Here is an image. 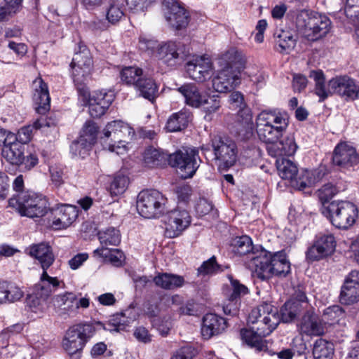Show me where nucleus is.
I'll return each instance as SVG.
<instances>
[{
	"label": "nucleus",
	"mask_w": 359,
	"mask_h": 359,
	"mask_svg": "<svg viewBox=\"0 0 359 359\" xmlns=\"http://www.w3.org/2000/svg\"><path fill=\"white\" fill-rule=\"evenodd\" d=\"M46 300V299L41 297L38 294V292H36L35 294H29L27 297V304L32 311L36 313L42 309L43 304Z\"/></svg>",
	"instance_id": "63"
},
{
	"label": "nucleus",
	"mask_w": 359,
	"mask_h": 359,
	"mask_svg": "<svg viewBox=\"0 0 359 359\" xmlns=\"http://www.w3.org/2000/svg\"><path fill=\"white\" fill-rule=\"evenodd\" d=\"M93 58L90 50L83 43H79L70 67L72 69V79L79 94L86 96L88 89L86 86L87 78L93 67Z\"/></svg>",
	"instance_id": "7"
},
{
	"label": "nucleus",
	"mask_w": 359,
	"mask_h": 359,
	"mask_svg": "<svg viewBox=\"0 0 359 359\" xmlns=\"http://www.w3.org/2000/svg\"><path fill=\"white\" fill-rule=\"evenodd\" d=\"M359 300V289L354 286L343 285L339 295V301L342 304L351 305Z\"/></svg>",
	"instance_id": "53"
},
{
	"label": "nucleus",
	"mask_w": 359,
	"mask_h": 359,
	"mask_svg": "<svg viewBox=\"0 0 359 359\" xmlns=\"http://www.w3.org/2000/svg\"><path fill=\"white\" fill-rule=\"evenodd\" d=\"M51 213L53 215L52 224L57 229L68 227L78 216L76 207L70 205H58L51 210Z\"/></svg>",
	"instance_id": "23"
},
{
	"label": "nucleus",
	"mask_w": 359,
	"mask_h": 359,
	"mask_svg": "<svg viewBox=\"0 0 359 359\" xmlns=\"http://www.w3.org/2000/svg\"><path fill=\"white\" fill-rule=\"evenodd\" d=\"M93 145L83 137H79L70 144V154L74 158H85L90 154Z\"/></svg>",
	"instance_id": "50"
},
{
	"label": "nucleus",
	"mask_w": 359,
	"mask_h": 359,
	"mask_svg": "<svg viewBox=\"0 0 359 359\" xmlns=\"http://www.w3.org/2000/svg\"><path fill=\"white\" fill-rule=\"evenodd\" d=\"M344 13L346 16L353 22H355V20L359 21V4H350L349 1H346Z\"/></svg>",
	"instance_id": "64"
},
{
	"label": "nucleus",
	"mask_w": 359,
	"mask_h": 359,
	"mask_svg": "<svg viewBox=\"0 0 359 359\" xmlns=\"http://www.w3.org/2000/svg\"><path fill=\"white\" fill-rule=\"evenodd\" d=\"M120 77L124 83L135 88L137 82L143 77V70L137 67H126L121 71Z\"/></svg>",
	"instance_id": "49"
},
{
	"label": "nucleus",
	"mask_w": 359,
	"mask_h": 359,
	"mask_svg": "<svg viewBox=\"0 0 359 359\" xmlns=\"http://www.w3.org/2000/svg\"><path fill=\"white\" fill-rule=\"evenodd\" d=\"M321 213L338 229H348L358 216L357 206L347 201H334L321 208Z\"/></svg>",
	"instance_id": "6"
},
{
	"label": "nucleus",
	"mask_w": 359,
	"mask_h": 359,
	"mask_svg": "<svg viewBox=\"0 0 359 359\" xmlns=\"http://www.w3.org/2000/svg\"><path fill=\"white\" fill-rule=\"evenodd\" d=\"M297 26L303 30L305 37L311 41L325 36L331 29L327 16L313 11H302L296 18Z\"/></svg>",
	"instance_id": "5"
},
{
	"label": "nucleus",
	"mask_w": 359,
	"mask_h": 359,
	"mask_svg": "<svg viewBox=\"0 0 359 359\" xmlns=\"http://www.w3.org/2000/svg\"><path fill=\"white\" fill-rule=\"evenodd\" d=\"M123 130H129L127 126L121 121H114L109 123L104 129V135L105 137H109L113 134L114 139L119 137V133H123Z\"/></svg>",
	"instance_id": "58"
},
{
	"label": "nucleus",
	"mask_w": 359,
	"mask_h": 359,
	"mask_svg": "<svg viewBox=\"0 0 359 359\" xmlns=\"http://www.w3.org/2000/svg\"><path fill=\"white\" fill-rule=\"evenodd\" d=\"M89 95V100L97 103L101 106H104L105 108H109L114 100V94L111 90L107 91L106 90H100L94 91L92 95H86L85 97Z\"/></svg>",
	"instance_id": "52"
},
{
	"label": "nucleus",
	"mask_w": 359,
	"mask_h": 359,
	"mask_svg": "<svg viewBox=\"0 0 359 359\" xmlns=\"http://www.w3.org/2000/svg\"><path fill=\"white\" fill-rule=\"evenodd\" d=\"M170 155L160 148L149 147L143 153V162L145 166L151 168L163 167L169 164Z\"/></svg>",
	"instance_id": "31"
},
{
	"label": "nucleus",
	"mask_w": 359,
	"mask_h": 359,
	"mask_svg": "<svg viewBox=\"0 0 359 359\" xmlns=\"http://www.w3.org/2000/svg\"><path fill=\"white\" fill-rule=\"evenodd\" d=\"M159 85L151 77H142L135 88L138 95L154 102L159 95Z\"/></svg>",
	"instance_id": "36"
},
{
	"label": "nucleus",
	"mask_w": 359,
	"mask_h": 359,
	"mask_svg": "<svg viewBox=\"0 0 359 359\" xmlns=\"http://www.w3.org/2000/svg\"><path fill=\"white\" fill-rule=\"evenodd\" d=\"M5 6L0 8V20H6L8 16L15 13L21 7L22 1H6Z\"/></svg>",
	"instance_id": "61"
},
{
	"label": "nucleus",
	"mask_w": 359,
	"mask_h": 359,
	"mask_svg": "<svg viewBox=\"0 0 359 359\" xmlns=\"http://www.w3.org/2000/svg\"><path fill=\"white\" fill-rule=\"evenodd\" d=\"M166 213L165 230L170 238L180 236L191 223V217L185 210H174Z\"/></svg>",
	"instance_id": "18"
},
{
	"label": "nucleus",
	"mask_w": 359,
	"mask_h": 359,
	"mask_svg": "<svg viewBox=\"0 0 359 359\" xmlns=\"http://www.w3.org/2000/svg\"><path fill=\"white\" fill-rule=\"evenodd\" d=\"M336 241L331 233L318 235L306 252L309 262L319 261L332 255L336 248Z\"/></svg>",
	"instance_id": "15"
},
{
	"label": "nucleus",
	"mask_w": 359,
	"mask_h": 359,
	"mask_svg": "<svg viewBox=\"0 0 359 359\" xmlns=\"http://www.w3.org/2000/svg\"><path fill=\"white\" fill-rule=\"evenodd\" d=\"M119 1H113L107 11V19L111 23H115L120 20L124 15L123 9L117 3Z\"/></svg>",
	"instance_id": "60"
},
{
	"label": "nucleus",
	"mask_w": 359,
	"mask_h": 359,
	"mask_svg": "<svg viewBox=\"0 0 359 359\" xmlns=\"http://www.w3.org/2000/svg\"><path fill=\"white\" fill-rule=\"evenodd\" d=\"M196 355V350L191 346H184L176 350L170 359H193Z\"/></svg>",
	"instance_id": "62"
},
{
	"label": "nucleus",
	"mask_w": 359,
	"mask_h": 359,
	"mask_svg": "<svg viewBox=\"0 0 359 359\" xmlns=\"http://www.w3.org/2000/svg\"><path fill=\"white\" fill-rule=\"evenodd\" d=\"M203 97L200 108L205 113V118L210 120V116L221 107V97L216 93H205Z\"/></svg>",
	"instance_id": "45"
},
{
	"label": "nucleus",
	"mask_w": 359,
	"mask_h": 359,
	"mask_svg": "<svg viewBox=\"0 0 359 359\" xmlns=\"http://www.w3.org/2000/svg\"><path fill=\"white\" fill-rule=\"evenodd\" d=\"M309 307V303L305 292L298 288L280 308V321L291 323Z\"/></svg>",
	"instance_id": "14"
},
{
	"label": "nucleus",
	"mask_w": 359,
	"mask_h": 359,
	"mask_svg": "<svg viewBox=\"0 0 359 359\" xmlns=\"http://www.w3.org/2000/svg\"><path fill=\"white\" fill-rule=\"evenodd\" d=\"M98 238L102 248L96 249L94 251V253L98 254L100 256L103 257H107V253L105 252H109L107 246H116L121 242L119 231L114 227H109L105 230L99 231Z\"/></svg>",
	"instance_id": "30"
},
{
	"label": "nucleus",
	"mask_w": 359,
	"mask_h": 359,
	"mask_svg": "<svg viewBox=\"0 0 359 359\" xmlns=\"http://www.w3.org/2000/svg\"><path fill=\"white\" fill-rule=\"evenodd\" d=\"M234 128L237 135L243 140L249 139L253 135L254 123L249 109L238 111Z\"/></svg>",
	"instance_id": "29"
},
{
	"label": "nucleus",
	"mask_w": 359,
	"mask_h": 359,
	"mask_svg": "<svg viewBox=\"0 0 359 359\" xmlns=\"http://www.w3.org/2000/svg\"><path fill=\"white\" fill-rule=\"evenodd\" d=\"M167 198L156 189L142 190L137 195L138 213L147 219L159 218L168 212Z\"/></svg>",
	"instance_id": "8"
},
{
	"label": "nucleus",
	"mask_w": 359,
	"mask_h": 359,
	"mask_svg": "<svg viewBox=\"0 0 359 359\" xmlns=\"http://www.w3.org/2000/svg\"><path fill=\"white\" fill-rule=\"evenodd\" d=\"M10 207L23 217L40 218L49 210V203L46 196L34 191L18 193L8 200Z\"/></svg>",
	"instance_id": "3"
},
{
	"label": "nucleus",
	"mask_w": 359,
	"mask_h": 359,
	"mask_svg": "<svg viewBox=\"0 0 359 359\" xmlns=\"http://www.w3.org/2000/svg\"><path fill=\"white\" fill-rule=\"evenodd\" d=\"M331 88L334 94L346 101L359 98V85L347 75L337 76L330 79Z\"/></svg>",
	"instance_id": "17"
},
{
	"label": "nucleus",
	"mask_w": 359,
	"mask_h": 359,
	"mask_svg": "<svg viewBox=\"0 0 359 359\" xmlns=\"http://www.w3.org/2000/svg\"><path fill=\"white\" fill-rule=\"evenodd\" d=\"M223 271L221 265L218 264L216 257L212 256L207 261L204 262L198 269V273L208 275L218 273Z\"/></svg>",
	"instance_id": "57"
},
{
	"label": "nucleus",
	"mask_w": 359,
	"mask_h": 359,
	"mask_svg": "<svg viewBox=\"0 0 359 359\" xmlns=\"http://www.w3.org/2000/svg\"><path fill=\"white\" fill-rule=\"evenodd\" d=\"M257 133L264 143H275L283 137L288 126L285 111L264 110L256 118Z\"/></svg>",
	"instance_id": "2"
},
{
	"label": "nucleus",
	"mask_w": 359,
	"mask_h": 359,
	"mask_svg": "<svg viewBox=\"0 0 359 359\" xmlns=\"http://www.w3.org/2000/svg\"><path fill=\"white\" fill-rule=\"evenodd\" d=\"M34 94L33 102L36 111L44 114L50 108V97L48 85L41 78H36L32 83Z\"/></svg>",
	"instance_id": "22"
},
{
	"label": "nucleus",
	"mask_w": 359,
	"mask_h": 359,
	"mask_svg": "<svg viewBox=\"0 0 359 359\" xmlns=\"http://www.w3.org/2000/svg\"><path fill=\"white\" fill-rule=\"evenodd\" d=\"M184 99V103L193 108H200L202 98L205 92L201 91L199 88L193 83H186L177 88Z\"/></svg>",
	"instance_id": "32"
},
{
	"label": "nucleus",
	"mask_w": 359,
	"mask_h": 359,
	"mask_svg": "<svg viewBox=\"0 0 359 359\" xmlns=\"http://www.w3.org/2000/svg\"><path fill=\"white\" fill-rule=\"evenodd\" d=\"M231 251L238 256L247 255L250 266L252 257L259 255L260 251L255 252L252 239L248 236L236 237L231 243Z\"/></svg>",
	"instance_id": "38"
},
{
	"label": "nucleus",
	"mask_w": 359,
	"mask_h": 359,
	"mask_svg": "<svg viewBox=\"0 0 359 359\" xmlns=\"http://www.w3.org/2000/svg\"><path fill=\"white\" fill-rule=\"evenodd\" d=\"M55 309L60 316L74 317L80 309H87L90 306V299L87 297L78 298L72 292H65L55 295L53 298Z\"/></svg>",
	"instance_id": "12"
},
{
	"label": "nucleus",
	"mask_w": 359,
	"mask_h": 359,
	"mask_svg": "<svg viewBox=\"0 0 359 359\" xmlns=\"http://www.w3.org/2000/svg\"><path fill=\"white\" fill-rule=\"evenodd\" d=\"M189 54L187 47L180 41H170L161 45L157 50L158 59L170 67L181 64Z\"/></svg>",
	"instance_id": "13"
},
{
	"label": "nucleus",
	"mask_w": 359,
	"mask_h": 359,
	"mask_svg": "<svg viewBox=\"0 0 359 359\" xmlns=\"http://www.w3.org/2000/svg\"><path fill=\"white\" fill-rule=\"evenodd\" d=\"M226 327V320L215 313H207L203 318L201 334L204 339L222 333Z\"/></svg>",
	"instance_id": "27"
},
{
	"label": "nucleus",
	"mask_w": 359,
	"mask_h": 359,
	"mask_svg": "<svg viewBox=\"0 0 359 359\" xmlns=\"http://www.w3.org/2000/svg\"><path fill=\"white\" fill-rule=\"evenodd\" d=\"M250 268L255 270L259 278L266 280L273 276H286L290 272V263L283 251L272 255L262 249L259 255L252 257Z\"/></svg>",
	"instance_id": "1"
},
{
	"label": "nucleus",
	"mask_w": 359,
	"mask_h": 359,
	"mask_svg": "<svg viewBox=\"0 0 359 359\" xmlns=\"http://www.w3.org/2000/svg\"><path fill=\"white\" fill-rule=\"evenodd\" d=\"M245 60L242 52L231 48L223 53L219 58V65L222 69H229L239 75L241 69L244 67Z\"/></svg>",
	"instance_id": "28"
},
{
	"label": "nucleus",
	"mask_w": 359,
	"mask_h": 359,
	"mask_svg": "<svg viewBox=\"0 0 359 359\" xmlns=\"http://www.w3.org/2000/svg\"><path fill=\"white\" fill-rule=\"evenodd\" d=\"M23 292L15 283L0 281V304L13 303L20 300Z\"/></svg>",
	"instance_id": "42"
},
{
	"label": "nucleus",
	"mask_w": 359,
	"mask_h": 359,
	"mask_svg": "<svg viewBox=\"0 0 359 359\" xmlns=\"http://www.w3.org/2000/svg\"><path fill=\"white\" fill-rule=\"evenodd\" d=\"M325 323L315 312V309L309 304L305 311L299 324L300 331L309 336H320L325 332Z\"/></svg>",
	"instance_id": "21"
},
{
	"label": "nucleus",
	"mask_w": 359,
	"mask_h": 359,
	"mask_svg": "<svg viewBox=\"0 0 359 359\" xmlns=\"http://www.w3.org/2000/svg\"><path fill=\"white\" fill-rule=\"evenodd\" d=\"M165 18L177 30L184 29L189 22V13L179 1H163Z\"/></svg>",
	"instance_id": "16"
},
{
	"label": "nucleus",
	"mask_w": 359,
	"mask_h": 359,
	"mask_svg": "<svg viewBox=\"0 0 359 359\" xmlns=\"http://www.w3.org/2000/svg\"><path fill=\"white\" fill-rule=\"evenodd\" d=\"M240 83V76L229 69H221L212 79V87L217 93H226L233 90Z\"/></svg>",
	"instance_id": "26"
},
{
	"label": "nucleus",
	"mask_w": 359,
	"mask_h": 359,
	"mask_svg": "<svg viewBox=\"0 0 359 359\" xmlns=\"http://www.w3.org/2000/svg\"><path fill=\"white\" fill-rule=\"evenodd\" d=\"M325 175V172L318 169H304L296 178L295 185L299 190H304L320 182Z\"/></svg>",
	"instance_id": "37"
},
{
	"label": "nucleus",
	"mask_w": 359,
	"mask_h": 359,
	"mask_svg": "<svg viewBox=\"0 0 359 359\" xmlns=\"http://www.w3.org/2000/svg\"><path fill=\"white\" fill-rule=\"evenodd\" d=\"M334 355V345L325 339H317L313 348L314 359H332Z\"/></svg>",
	"instance_id": "48"
},
{
	"label": "nucleus",
	"mask_w": 359,
	"mask_h": 359,
	"mask_svg": "<svg viewBox=\"0 0 359 359\" xmlns=\"http://www.w3.org/2000/svg\"><path fill=\"white\" fill-rule=\"evenodd\" d=\"M276 165L279 175L283 179L292 180L298 174V168L296 164L284 157L277 158Z\"/></svg>",
	"instance_id": "47"
},
{
	"label": "nucleus",
	"mask_w": 359,
	"mask_h": 359,
	"mask_svg": "<svg viewBox=\"0 0 359 359\" xmlns=\"http://www.w3.org/2000/svg\"><path fill=\"white\" fill-rule=\"evenodd\" d=\"M212 147L215 160L220 170H226L233 166L237 160V147L231 140L215 136L212 139Z\"/></svg>",
	"instance_id": "11"
},
{
	"label": "nucleus",
	"mask_w": 359,
	"mask_h": 359,
	"mask_svg": "<svg viewBox=\"0 0 359 359\" xmlns=\"http://www.w3.org/2000/svg\"><path fill=\"white\" fill-rule=\"evenodd\" d=\"M34 127L32 126H25L18 130L17 134L10 132L9 138L11 140H15L23 145L28 143L32 136Z\"/></svg>",
	"instance_id": "56"
},
{
	"label": "nucleus",
	"mask_w": 359,
	"mask_h": 359,
	"mask_svg": "<svg viewBox=\"0 0 359 359\" xmlns=\"http://www.w3.org/2000/svg\"><path fill=\"white\" fill-rule=\"evenodd\" d=\"M201 162L196 148L178 150L169 156V165L179 170L183 179L191 178Z\"/></svg>",
	"instance_id": "10"
},
{
	"label": "nucleus",
	"mask_w": 359,
	"mask_h": 359,
	"mask_svg": "<svg viewBox=\"0 0 359 359\" xmlns=\"http://www.w3.org/2000/svg\"><path fill=\"white\" fill-rule=\"evenodd\" d=\"M344 313V309L339 305H333L327 307L323 311V320L325 321H331L332 323L334 321L337 320L340 317L343 316Z\"/></svg>",
	"instance_id": "59"
},
{
	"label": "nucleus",
	"mask_w": 359,
	"mask_h": 359,
	"mask_svg": "<svg viewBox=\"0 0 359 359\" xmlns=\"http://www.w3.org/2000/svg\"><path fill=\"white\" fill-rule=\"evenodd\" d=\"M128 184L129 179L126 175L120 172L116 173L110 184L109 191L111 194L118 196L123 194Z\"/></svg>",
	"instance_id": "51"
},
{
	"label": "nucleus",
	"mask_w": 359,
	"mask_h": 359,
	"mask_svg": "<svg viewBox=\"0 0 359 359\" xmlns=\"http://www.w3.org/2000/svg\"><path fill=\"white\" fill-rule=\"evenodd\" d=\"M310 78L315 81V93L319 97V102H323L328 97L334 94V90L331 88L330 80L327 84L325 83V78L322 70L311 71Z\"/></svg>",
	"instance_id": "40"
},
{
	"label": "nucleus",
	"mask_w": 359,
	"mask_h": 359,
	"mask_svg": "<svg viewBox=\"0 0 359 359\" xmlns=\"http://www.w3.org/2000/svg\"><path fill=\"white\" fill-rule=\"evenodd\" d=\"M129 323L130 320L123 313L113 315L106 323H102L100 321L94 323L95 326L97 325L99 327H102L104 330L109 332H120L125 330Z\"/></svg>",
	"instance_id": "43"
},
{
	"label": "nucleus",
	"mask_w": 359,
	"mask_h": 359,
	"mask_svg": "<svg viewBox=\"0 0 359 359\" xmlns=\"http://www.w3.org/2000/svg\"><path fill=\"white\" fill-rule=\"evenodd\" d=\"M228 279L230 281V285L225 292L227 300L230 302H241V297L249 292L248 288L243 284H241L239 280L233 278L232 275H228Z\"/></svg>",
	"instance_id": "46"
},
{
	"label": "nucleus",
	"mask_w": 359,
	"mask_h": 359,
	"mask_svg": "<svg viewBox=\"0 0 359 359\" xmlns=\"http://www.w3.org/2000/svg\"><path fill=\"white\" fill-rule=\"evenodd\" d=\"M280 322L278 318L273 316L271 319L264 317L255 320H248L253 326L250 329L241 330V339L257 351H266L269 348V341L264 338L276 328Z\"/></svg>",
	"instance_id": "4"
},
{
	"label": "nucleus",
	"mask_w": 359,
	"mask_h": 359,
	"mask_svg": "<svg viewBox=\"0 0 359 359\" xmlns=\"http://www.w3.org/2000/svg\"><path fill=\"white\" fill-rule=\"evenodd\" d=\"M158 287L165 290H174L182 287L185 283L183 276L170 273H158L153 278Z\"/></svg>",
	"instance_id": "34"
},
{
	"label": "nucleus",
	"mask_w": 359,
	"mask_h": 359,
	"mask_svg": "<svg viewBox=\"0 0 359 359\" xmlns=\"http://www.w3.org/2000/svg\"><path fill=\"white\" fill-rule=\"evenodd\" d=\"M268 154L274 158L293 156L298 148L294 135L290 134L275 143H266Z\"/></svg>",
	"instance_id": "24"
},
{
	"label": "nucleus",
	"mask_w": 359,
	"mask_h": 359,
	"mask_svg": "<svg viewBox=\"0 0 359 359\" xmlns=\"http://www.w3.org/2000/svg\"><path fill=\"white\" fill-rule=\"evenodd\" d=\"M277 50L282 53H290L295 47L297 36L290 30L278 29L274 33Z\"/></svg>",
	"instance_id": "35"
},
{
	"label": "nucleus",
	"mask_w": 359,
	"mask_h": 359,
	"mask_svg": "<svg viewBox=\"0 0 359 359\" xmlns=\"http://www.w3.org/2000/svg\"><path fill=\"white\" fill-rule=\"evenodd\" d=\"M96 331L94 323H80L69 327L62 339L65 351L83 350Z\"/></svg>",
	"instance_id": "9"
},
{
	"label": "nucleus",
	"mask_w": 359,
	"mask_h": 359,
	"mask_svg": "<svg viewBox=\"0 0 359 359\" xmlns=\"http://www.w3.org/2000/svg\"><path fill=\"white\" fill-rule=\"evenodd\" d=\"M27 250L32 257L39 262L43 271H47L55 261L52 247L48 243L32 244Z\"/></svg>",
	"instance_id": "25"
},
{
	"label": "nucleus",
	"mask_w": 359,
	"mask_h": 359,
	"mask_svg": "<svg viewBox=\"0 0 359 359\" xmlns=\"http://www.w3.org/2000/svg\"><path fill=\"white\" fill-rule=\"evenodd\" d=\"M339 190L338 188L331 183L324 184L318 190V198L321 201L323 206L327 205L328 201L332 199Z\"/></svg>",
	"instance_id": "55"
},
{
	"label": "nucleus",
	"mask_w": 359,
	"mask_h": 359,
	"mask_svg": "<svg viewBox=\"0 0 359 359\" xmlns=\"http://www.w3.org/2000/svg\"><path fill=\"white\" fill-rule=\"evenodd\" d=\"M332 162L341 170H348L359 163V155L352 146L339 143L334 149Z\"/></svg>",
	"instance_id": "19"
},
{
	"label": "nucleus",
	"mask_w": 359,
	"mask_h": 359,
	"mask_svg": "<svg viewBox=\"0 0 359 359\" xmlns=\"http://www.w3.org/2000/svg\"><path fill=\"white\" fill-rule=\"evenodd\" d=\"M98 128L93 121H86L83 126L79 137L85 139L87 142L93 145L97 140Z\"/></svg>",
	"instance_id": "54"
},
{
	"label": "nucleus",
	"mask_w": 359,
	"mask_h": 359,
	"mask_svg": "<svg viewBox=\"0 0 359 359\" xmlns=\"http://www.w3.org/2000/svg\"><path fill=\"white\" fill-rule=\"evenodd\" d=\"M191 118L192 114L190 110L183 108L170 116L166 123V128L171 133L180 131L188 126Z\"/></svg>",
	"instance_id": "39"
},
{
	"label": "nucleus",
	"mask_w": 359,
	"mask_h": 359,
	"mask_svg": "<svg viewBox=\"0 0 359 359\" xmlns=\"http://www.w3.org/2000/svg\"><path fill=\"white\" fill-rule=\"evenodd\" d=\"M61 282L56 277L50 276L47 271H43L40 282L36 285V292L43 298L47 299L60 287Z\"/></svg>",
	"instance_id": "41"
},
{
	"label": "nucleus",
	"mask_w": 359,
	"mask_h": 359,
	"mask_svg": "<svg viewBox=\"0 0 359 359\" xmlns=\"http://www.w3.org/2000/svg\"><path fill=\"white\" fill-rule=\"evenodd\" d=\"M272 316L280 321L278 309L269 303L263 302L251 311L248 316V320H255L264 317L271 319Z\"/></svg>",
	"instance_id": "44"
},
{
	"label": "nucleus",
	"mask_w": 359,
	"mask_h": 359,
	"mask_svg": "<svg viewBox=\"0 0 359 359\" xmlns=\"http://www.w3.org/2000/svg\"><path fill=\"white\" fill-rule=\"evenodd\" d=\"M25 146L15 141L9 140L4 145L1 150L2 156L13 165L22 164Z\"/></svg>",
	"instance_id": "33"
},
{
	"label": "nucleus",
	"mask_w": 359,
	"mask_h": 359,
	"mask_svg": "<svg viewBox=\"0 0 359 359\" xmlns=\"http://www.w3.org/2000/svg\"><path fill=\"white\" fill-rule=\"evenodd\" d=\"M186 69L191 79L197 82H203L212 76L213 65L211 60L203 55L189 61Z\"/></svg>",
	"instance_id": "20"
}]
</instances>
